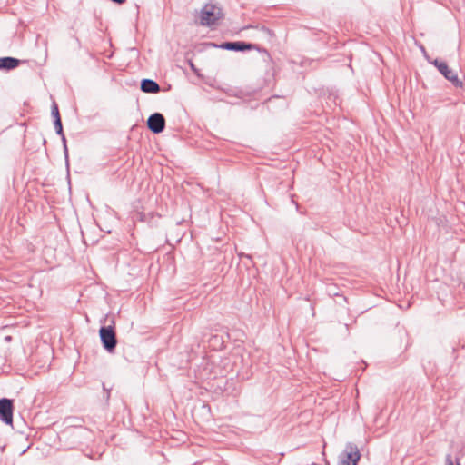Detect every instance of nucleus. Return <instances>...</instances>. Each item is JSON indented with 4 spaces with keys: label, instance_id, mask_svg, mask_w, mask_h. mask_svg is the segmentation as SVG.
Segmentation results:
<instances>
[{
    "label": "nucleus",
    "instance_id": "1",
    "mask_svg": "<svg viewBox=\"0 0 465 465\" xmlns=\"http://www.w3.org/2000/svg\"><path fill=\"white\" fill-rule=\"evenodd\" d=\"M222 7L215 4H205L199 14V25L203 26L213 27L218 25L219 21L223 18Z\"/></svg>",
    "mask_w": 465,
    "mask_h": 465
},
{
    "label": "nucleus",
    "instance_id": "2",
    "mask_svg": "<svg viewBox=\"0 0 465 465\" xmlns=\"http://www.w3.org/2000/svg\"><path fill=\"white\" fill-rule=\"evenodd\" d=\"M361 456L358 446L348 442L338 457V465H357Z\"/></svg>",
    "mask_w": 465,
    "mask_h": 465
},
{
    "label": "nucleus",
    "instance_id": "3",
    "mask_svg": "<svg viewBox=\"0 0 465 465\" xmlns=\"http://www.w3.org/2000/svg\"><path fill=\"white\" fill-rule=\"evenodd\" d=\"M114 324V322L112 321ZM99 336L103 347L108 351L113 352L116 347V335L114 331V325L103 326L99 330Z\"/></svg>",
    "mask_w": 465,
    "mask_h": 465
},
{
    "label": "nucleus",
    "instance_id": "4",
    "mask_svg": "<svg viewBox=\"0 0 465 465\" xmlns=\"http://www.w3.org/2000/svg\"><path fill=\"white\" fill-rule=\"evenodd\" d=\"M439 72L449 80L455 87H462L463 83L459 79L457 74L450 69L448 64L439 59H435L430 62Z\"/></svg>",
    "mask_w": 465,
    "mask_h": 465
},
{
    "label": "nucleus",
    "instance_id": "5",
    "mask_svg": "<svg viewBox=\"0 0 465 465\" xmlns=\"http://www.w3.org/2000/svg\"><path fill=\"white\" fill-rule=\"evenodd\" d=\"M14 402L7 398L0 399V420L6 425H13Z\"/></svg>",
    "mask_w": 465,
    "mask_h": 465
},
{
    "label": "nucleus",
    "instance_id": "6",
    "mask_svg": "<svg viewBox=\"0 0 465 465\" xmlns=\"http://www.w3.org/2000/svg\"><path fill=\"white\" fill-rule=\"evenodd\" d=\"M219 47L224 50L235 52H243L252 49L260 50V48L256 45L246 43L243 41L223 42L220 45Z\"/></svg>",
    "mask_w": 465,
    "mask_h": 465
},
{
    "label": "nucleus",
    "instance_id": "7",
    "mask_svg": "<svg viewBox=\"0 0 465 465\" xmlns=\"http://www.w3.org/2000/svg\"><path fill=\"white\" fill-rule=\"evenodd\" d=\"M147 127L153 134H160L165 128V119L160 113L152 114L147 120Z\"/></svg>",
    "mask_w": 465,
    "mask_h": 465
},
{
    "label": "nucleus",
    "instance_id": "8",
    "mask_svg": "<svg viewBox=\"0 0 465 465\" xmlns=\"http://www.w3.org/2000/svg\"><path fill=\"white\" fill-rule=\"evenodd\" d=\"M140 88L143 93L157 94L160 92V85L152 79H143L141 81Z\"/></svg>",
    "mask_w": 465,
    "mask_h": 465
},
{
    "label": "nucleus",
    "instance_id": "9",
    "mask_svg": "<svg viewBox=\"0 0 465 465\" xmlns=\"http://www.w3.org/2000/svg\"><path fill=\"white\" fill-rule=\"evenodd\" d=\"M21 64V60L11 57V56H5L0 58V69L5 71H10L15 68H16Z\"/></svg>",
    "mask_w": 465,
    "mask_h": 465
},
{
    "label": "nucleus",
    "instance_id": "10",
    "mask_svg": "<svg viewBox=\"0 0 465 465\" xmlns=\"http://www.w3.org/2000/svg\"><path fill=\"white\" fill-rule=\"evenodd\" d=\"M54 129H55L56 134L58 135H63L64 134V130H63V124H62L61 118H57V120H54Z\"/></svg>",
    "mask_w": 465,
    "mask_h": 465
},
{
    "label": "nucleus",
    "instance_id": "11",
    "mask_svg": "<svg viewBox=\"0 0 465 465\" xmlns=\"http://www.w3.org/2000/svg\"><path fill=\"white\" fill-rule=\"evenodd\" d=\"M51 114L54 118V121L57 120V118H61L58 106H57L56 103H54V102L52 104Z\"/></svg>",
    "mask_w": 465,
    "mask_h": 465
},
{
    "label": "nucleus",
    "instance_id": "12",
    "mask_svg": "<svg viewBox=\"0 0 465 465\" xmlns=\"http://www.w3.org/2000/svg\"><path fill=\"white\" fill-rule=\"evenodd\" d=\"M60 136H61V139H62V142H63L64 157H65L66 163H68V148H67V144H66V138H65L64 134L63 135H60Z\"/></svg>",
    "mask_w": 465,
    "mask_h": 465
},
{
    "label": "nucleus",
    "instance_id": "13",
    "mask_svg": "<svg viewBox=\"0 0 465 465\" xmlns=\"http://www.w3.org/2000/svg\"><path fill=\"white\" fill-rule=\"evenodd\" d=\"M103 389L106 393V400H108L110 397V391L112 390V388H107L105 383H103Z\"/></svg>",
    "mask_w": 465,
    "mask_h": 465
},
{
    "label": "nucleus",
    "instance_id": "14",
    "mask_svg": "<svg viewBox=\"0 0 465 465\" xmlns=\"http://www.w3.org/2000/svg\"><path fill=\"white\" fill-rule=\"evenodd\" d=\"M446 461H447V465H453V462H452L450 455L447 456Z\"/></svg>",
    "mask_w": 465,
    "mask_h": 465
},
{
    "label": "nucleus",
    "instance_id": "15",
    "mask_svg": "<svg viewBox=\"0 0 465 465\" xmlns=\"http://www.w3.org/2000/svg\"><path fill=\"white\" fill-rule=\"evenodd\" d=\"M262 31H264V32H266V33H267V34H269V35H272V31H271L269 28L265 27V26H262Z\"/></svg>",
    "mask_w": 465,
    "mask_h": 465
},
{
    "label": "nucleus",
    "instance_id": "16",
    "mask_svg": "<svg viewBox=\"0 0 465 465\" xmlns=\"http://www.w3.org/2000/svg\"><path fill=\"white\" fill-rule=\"evenodd\" d=\"M190 66H191L193 71L196 72V68H195L194 64L192 62H190Z\"/></svg>",
    "mask_w": 465,
    "mask_h": 465
},
{
    "label": "nucleus",
    "instance_id": "17",
    "mask_svg": "<svg viewBox=\"0 0 465 465\" xmlns=\"http://www.w3.org/2000/svg\"><path fill=\"white\" fill-rule=\"evenodd\" d=\"M125 2V0H118V5H122Z\"/></svg>",
    "mask_w": 465,
    "mask_h": 465
},
{
    "label": "nucleus",
    "instance_id": "18",
    "mask_svg": "<svg viewBox=\"0 0 465 465\" xmlns=\"http://www.w3.org/2000/svg\"><path fill=\"white\" fill-rule=\"evenodd\" d=\"M5 340H6V341H10V340H11V337H10V336H7V337H5Z\"/></svg>",
    "mask_w": 465,
    "mask_h": 465
},
{
    "label": "nucleus",
    "instance_id": "19",
    "mask_svg": "<svg viewBox=\"0 0 465 465\" xmlns=\"http://www.w3.org/2000/svg\"><path fill=\"white\" fill-rule=\"evenodd\" d=\"M111 1L114 2V3H116V0H111Z\"/></svg>",
    "mask_w": 465,
    "mask_h": 465
},
{
    "label": "nucleus",
    "instance_id": "20",
    "mask_svg": "<svg viewBox=\"0 0 465 465\" xmlns=\"http://www.w3.org/2000/svg\"><path fill=\"white\" fill-rule=\"evenodd\" d=\"M312 465H316V464H314V463H313V464H312Z\"/></svg>",
    "mask_w": 465,
    "mask_h": 465
}]
</instances>
